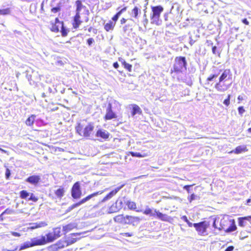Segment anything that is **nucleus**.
I'll return each instance as SVG.
<instances>
[{
  "instance_id": "1",
  "label": "nucleus",
  "mask_w": 251,
  "mask_h": 251,
  "mask_svg": "<svg viewBox=\"0 0 251 251\" xmlns=\"http://www.w3.org/2000/svg\"><path fill=\"white\" fill-rule=\"evenodd\" d=\"M221 74L218 78V81L215 85V88L219 92H225L230 86L232 81V74L230 69H221L219 74Z\"/></svg>"
},
{
  "instance_id": "2",
  "label": "nucleus",
  "mask_w": 251,
  "mask_h": 251,
  "mask_svg": "<svg viewBox=\"0 0 251 251\" xmlns=\"http://www.w3.org/2000/svg\"><path fill=\"white\" fill-rule=\"evenodd\" d=\"M94 129L93 124L87 123L85 120L77 122L75 127L76 132L80 136L86 138L90 136Z\"/></svg>"
},
{
  "instance_id": "3",
  "label": "nucleus",
  "mask_w": 251,
  "mask_h": 251,
  "mask_svg": "<svg viewBox=\"0 0 251 251\" xmlns=\"http://www.w3.org/2000/svg\"><path fill=\"white\" fill-rule=\"evenodd\" d=\"M141 220L142 219L138 216L125 215L124 214H119L114 218V222L117 223L122 225H132V226L137 225Z\"/></svg>"
},
{
  "instance_id": "4",
  "label": "nucleus",
  "mask_w": 251,
  "mask_h": 251,
  "mask_svg": "<svg viewBox=\"0 0 251 251\" xmlns=\"http://www.w3.org/2000/svg\"><path fill=\"white\" fill-rule=\"evenodd\" d=\"M187 63L184 56H176L175 58V62L170 73L173 74L181 73L183 69H187Z\"/></svg>"
},
{
  "instance_id": "5",
  "label": "nucleus",
  "mask_w": 251,
  "mask_h": 251,
  "mask_svg": "<svg viewBox=\"0 0 251 251\" xmlns=\"http://www.w3.org/2000/svg\"><path fill=\"white\" fill-rule=\"evenodd\" d=\"M219 230H224L226 232H231L237 229L235 222L234 219L223 218L220 222Z\"/></svg>"
},
{
  "instance_id": "6",
  "label": "nucleus",
  "mask_w": 251,
  "mask_h": 251,
  "mask_svg": "<svg viewBox=\"0 0 251 251\" xmlns=\"http://www.w3.org/2000/svg\"><path fill=\"white\" fill-rule=\"evenodd\" d=\"M61 235L60 227H56L53 229L52 231L48 233L46 236H42L41 239L43 241V245L48 243L52 242Z\"/></svg>"
},
{
  "instance_id": "7",
  "label": "nucleus",
  "mask_w": 251,
  "mask_h": 251,
  "mask_svg": "<svg viewBox=\"0 0 251 251\" xmlns=\"http://www.w3.org/2000/svg\"><path fill=\"white\" fill-rule=\"evenodd\" d=\"M151 9V13L150 16L151 23L153 24H156L158 25L159 24L161 13L163 11L164 8L161 5H157L152 6Z\"/></svg>"
},
{
  "instance_id": "8",
  "label": "nucleus",
  "mask_w": 251,
  "mask_h": 251,
  "mask_svg": "<svg viewBox=\"0 0 251 251\" xmlns=\"http://www.w3.org/2000/svg\"><path fill=\"white\" fill-rule=\"evenodd\" d=\"M193 226L199 235L205 236L208 234L207 229L209 226V223L208 222L203 221L198 223H194L193 224Z\"/></svg>"
},
{
  "instance_id": "9",
  "label": "nucleus",
  "mask_w": 251,
  "mask_h": 251,
  "mask_svg": "<svg viewBox=\"0 0 251 251\" xmlns=\"http://www.w3.org/2000/svg\"><path fill=\"white\" fill-rule=\"evenodd\" d=\"M41 245H43V241L42 240H41V238L36 239L34 238L31 239L30 242H26L24 243L20 246L19 250H23L32 247Z\"/></svg>"
},
{
  "instance_id": "10",
  "label": "nucleus",
  "mask_w": 251,
  "mask_h": 251,
  "mask_svg": "<svg viewBox=\"0 0 251 251\" xmlns=\"http://www.w3.org/2000/svg\"><path fill=\"white\" fill-rule=\"evenodd\" d=\"M71 196L75 199H79L82 196V191L79 181L75 182L71 188Z\"/></svg>"
},
{
  "instance_id": "11",
  "label": "nucleus",
  "mask_w": 251,
  "mask_h": 251,
  "mask_svg": "<svg viewBox=\"0 0 251 251\" xmlns=\"http://www.w3.org/2000/svg\"><path fill=\"white\" fill-rule=\"evenodd\" d=\"M117 117L118 116L112 110L111 103H108L106 108V113L103 117L104 121H107L114 119H117Z\"/></svg>"
},
{
  "instance_id": "12",
  "label": "nucleus",
  "mask_w": 251,
  "mask_h": 251,
  "mask_svg": "<svg viewBox=\"0 0 251 251\" xmlns=\"http://www.w3.org/2000/svg\"><path fill=\"white\" fill-rule=\"evenodd\" d=\"M30 196L28 200L34 202H37L39 198L36 196L33 193H29L26 190H22L20 192V197L22 199H26L28 197Z\"/></svg>"
},
{
  "instance_id": "13",
  "label": "nucleus",
  "mask_w": 251,
  "mask_h": 251,
  "mask_svg": "<svg viewBox=\"0 0 251 251\" xmlns=\"http://www.w3.org/2000/svg\"><path fill=\"white\" fill-rule=\"evenodd\" d=\"M80 13H75V16L73 18L72 25L73 28L77 29L79 27L82 21L80 19Z\"/></svg>"
},
{
  "instance_id": "14",
  "label": "nucleus",
  "mask_w": 251,
  "mask_h": 251,
  "mask_svg": "<svg viewBox=\"0 0 251 251\" xmlns=\"http://www.w3.org/2000/svg\"><path fill=\"white\" fill-rule=\"evenodd\" d=\"M238 226L240 227H244L249 222L251 224V216L239 217L237 219Z\"/></svg>"
},
{
  "instance_id": "15",
  "label": "nucleus",
  "mask_w": 251,
  "mask_h": 251,
  "mask_svg": "<svg viewBox=\"0 0 251 251\" xmlns=\"http://www.w3.org/2000/svg\"><path fill=\"white\" fill-rule=\"evenodd\" d=\"M154 212L155 213V215L157 217V218H158L162 221L170 222V221L172 220L171 217L168 216L165 214H163L159 211L156 210V209H154Z\"/></svg>"
},
{
  "instance_id": "16",
  "label": "nucleus",
  "mask_w": 251,
  "mask_h": 251,
  "mask_svg": "<svg viewBox=\"0 0 251 251\" xmlns=\"http://www.w3.org/2000/svg\"><path fill=\"white\" fill-rule=\"evenodd\" d=\"M41 178L38 175H32L28 177L25 181L30 184L36 185L40 181Z\"/></svg>"
},
{
  "instance_id": "17",
  "label": "nucleus",
  "mask_w": 251,
  "mask_h": 251,
  "mask_svg": "<svg viewBox=\"0 0 251 251\" xmlns=\"http://www.w3.org/2000/svg\"><path fill=\"white\" fill-rule=\"evenodd\" d=\"M123 185H122L121 186H119L115 188L114 189L112 190L103 198L102 201H105L112 198L118 193V192L123 187Z\"/></svg>"
},
{
  "instance_id": "18",
  "label": "nucleus",
  "mask_w": 251,
  "mask_h": 251,
  "mask_svg": "<svg viewBox=\"0 0 251 251\" xmlns=\"http://www.w3.org/2000/svg\"><path fill=\"white\" fill-rule=\"evenodd\" d=\"M53 248L56 250H59L68 247L65 239H61L53 245Z\"/></svg>"
},
{
  "instance_id": "19",
  "label": "nucleus",
  "mask_w": 251,
  "mask_h": 251,
  "mask_svg": "<svg viewBox=\"0 0 251 251\" xmlns=\"http://www.w3.org/2000/svg\"><path fill=\"white\" fill-rule=\"evenodd\" d=\"M60 22L58 18H56L55 19L54 22H51L50 23V29L54 32L57 33L59 32V29L58 26L57 25V23H59Z\"/></svg>"
},
{
  "instance_id": "20",
  "label": "nucleus",
  "mask_w": 251,
  "mask_h": 251,
  "mask_svg": "<svg viewBox=\"0 0 251 251\" xmlns=\"http://www.w3.org/2000/svg\"><path fill=\"white\" fill-rule=\"evenodd\" d=\"M76 235V234H71L70 236L65 239L68 246L75 243L77 241V239L75 237Z\"/></svg>"
},
{
  "instance_id": "21",
  "label": "nucleus",
  "mask_w": 251,
  "mask_h": 251,
  "mask_svg": "<svg viewBox=\"0 0 251 251\" xmlns=\"http://www.w3.org/2000/svg\"><path fill=\"white\" fill-rule=\"evenodd\" d=\"M248 151L247 146H239L236 147L234 150L231 151L229 153H234L235 154H239L243 152H246Z\"/></svg>"
},
{
  "instance_id": "22",
  "label": "nucleus",
  "mask_w": 251,
  "mask_h": 251,
  "mask_svg": "<svg viewBox=\"0 0 251 251\" xmlns=\"http://www.w3.org/2000/svg\"><path fill=\"white\" fill-rule=\"evenodd\" d=\"M96 135L98 137H100L102 139L106 140L109 137V133L102 129H99L97 130Z\"/></svg>"
},
{
  "instance_id": "23",
  "label": "nucleus",
  "mask_w": 251,
  "mask_h": 251,
  "mask_svg": "<svg viewBox=\"0 0 251 251\" xmlns=\"http://www.w3.org/2000/svg\"><path fill=\"white\" fill-rule=\"evenodd\" d=\"M29 225L30 226L28 227V229L32 230L45 226H47V224L45 222H41L39 223H30L29 224Z\"/></svg>"
},
{
  "instance_id": "24",
  "label": "nucleus",
  "mask_w": 251,
  "mask_h": 251,
  "mask_svg": "<svg viewBox=\"0 0 251 251\" xmlns=\"http://www.w3.org/2000/svg\"><path fill=\"white\" fill-rule=\"evenodd\" d=\"M103 193V191H97V192H94L93 193H92L89 195H88L87 196H86V197L83 198L82 199H81L80 201V202L83 204L84 203H85V202H86L87 201H89L90 199H91L92 198L94 197H95L98 195H100V194H101L102 193Z\"/></svg>"
},
{
  "instance_id": "25",
  "label": "nucleus",
  "mask_w": 251,
  "mask_h": 251,
  "mask_svg": "<svg viewBox=\"0 0 251 251\" xmlns=\"http://www.w3.org/2000/svg\"><path fill=\"white\" fill-rule=\"evenodd\" d=\"M131 115L134 116L136 114H141L142 111L140 107L137 104H132Z\"/></svg>"
},
{
  "instance_id": "26",
  "label": "nucleus",
  "mask_w": 251,
  "mask_h": 251,
  "mask_svg": "<svg viewBox=\"0 0 251 251\" xmlns=\"http://www.w3.org/2000/svg\"><path fill=\"white\" fill-rule=\"evenodd\" d=\"M119 60L121 62L124 68L126 69L128 72H131L132 71V66L127 63L124 59L122 58H119Z\"/></svg>"
},
{
  "instance_id": "27",
  "label": "nucleus",
  "mask_w": 251,
  "mask_h": 251,
  "mask_svg": "<svg viewBox=\"0 0 251 251\" xmlns=\"http://www.w3.org/2000/svg\"><path fill=\"white\" fill-rule=\"evenodd\" d=\"M116 23L113 21L112 22L111 21H109L108 23H106L104 25V29L107 32L109 31L110 30H112L114 29V27L116 25Z\"/></svg>"
},
{
  "instance_id": "28",
  "label": "nucleus",
  "mask_w": 251,
  "mask_h": 251,
  "mask_svg": "<svg viewBox=\"0 0 251 251\" xmlns=\"http://www.w3.org/2000/svg\"><path fill=\"white\" fill-rule=\"evenodd\" d=\"M75 4L76 6L75 13H80L82 9L86 8L85 6L83 5L81 0H76Z\"/></svg>"
},
{
  "instance_id": "29",
  "label": "nucleus",
  "mask_w": 251,
  "mask_h": 251,
  "mask_svg": "<svg viewBox=\"0 0 251 251\" xmlns=\"http://www.w3.org/2000/svg\"><path fill=\"white\" fill-rule=\"evenodd\" d=\"M75 227L74 224L70 223L65 226H63V231L65 234L70 232Z\"/></svg>"
},
{
  "instance_id": "30",
  "label": "nucleus",
  "mask_w": 251,
  "mask_h": 251,
  "mask_svg": "<svg viewBox=\"0 0 251 251\" xmlns=\"http://www.w3.org/2000/svg\"><path fill=\"white\" fill-rule=\"evenodd\" d=\"M65 190L64 188L60 186L54 192L57 198L61 199L64 195Z\"/></svg>"
},
{
  "instance_id": "31",
  "label": "nucleus",
  "mask_w": 251,
  "mask_h": 251,
  "mask_svg": "<svg viewBox=\"0 0 251 251\" xmlns=\"http://www.w3.org/2000/svg\"><path fill=\"white\" fill-rule=\"evenodd\" d=\"M35 115H30L25 121V123L26 124V126H33L34 122H35Z\"/></svg>"
},
{
  "instance_id": "32",
  "label": "nucleus",
  "mask_w": 251,
  "mask_h": 251,
  "mask_svg": "<svg viewBox=\"0 0 251 251\" xmlns=\"http://www.w3.org/2000/svg\"><path fill=\"white\" fill-rule=\"evenodd\" d=\"M126 7H125L123 8L122 9H121L115 15L113 16V17L112 18V21L115 22H116L121 14L124 11H126Z\"/></svg>"
},
{
  "instance_id": "33",
  "label": "nucleus",
  "mask_w": 251,
  "mask_h": 251,
  "mask_svg": "<svg viewBox=\"0 0 251 251\" xmlns=\"http://www.w3.org/2000/svg\"><path fill=\"white\" fill-rule=\"evenodd\" d=\"M126 205L127 206L128 208L130 210H136L137 208L136 204L135 202L132 201H128L126 202Z\"/></svg>"
},
{
  "instance_id": "34",
  "label": "nucleus",
  "mask_w": 251,
  "mask_h": 251,
  "mask_svg": "<svg viewBox=\"0 0 251 251\" xmlns=\"http://www.w3.org/2000/svg\"><path fill=\"white\" fill-rule=\"evenodd\" d=\"M128 154H130L133 157H144L147 156V154H141L139 152H135L133 151H129L128 152Z\"/></svg>"
},
{
  "instance_id": "35",
  "label": "nucleus",
  "mask_w": 251,
  "mask_h": 251,
  "mask_svg": "<svg viewBox=\"0 0 251 251\" xmlns=\"http://www.w3.org/2000/svg\"><path fill=\"white\" fill-rule=\"evenodd\" d=\"M61 23L62 24L61 28V35L63 37H66L68 35L69 30L65 28V27L64 26L63 22H61Z\"/></svg>"
},
{
  "instance_id": "36",
  "label": "nucleus",
  "mask_w": 251,
  "mask_h": 251,
  "mask_svg": "<svg viewBox=\"0 0 251 251\" xmlns=\"http://www.w3.org/2000/svg\"><path fill=\"white\" fill-rule=\"evenodd\" d=\"M143 213L147 215H149L150 216H155V213H153L152 212V210L149 208L147 207L143 211Z\"/></svg>"
},
{
  "instance_id": "37",
  "label": "nucleus",
  "mask_w": 251,
  "mask_h": 251,
  "mask_svg": "<svg viewBox=\"0 0 251 251\" xmlns=\"http://www.w3.org/2000/svg\"><path fill=\"white\" fill-rule=\"evenodd\" d=\"M140 11L139 8L135 6L131 10V13L133 14V17L135 18H137L139 12Z\"/></svg>"
},
{
  "instance_id": "38",
  "label": "nucleus",
  "mask_w": 251,
  "mask_h": 251,
  "mask_svg": "<svg viewBox=\"0 0 251 251\" xmlns=\"http://www.w3.org/2000/svg\"><path fill=\"white\" fill-rule=\"evenodd\" d=\"M61 10V5L60 3H59L56 6L51 8L50 11L53 13H56L60 12Z\"/></svg>"
},
{
  "instance_id": "39",
  "label": "nucleus",
  "mask_w": 251,
  "mask_h": 251,
  "mask_svg": "<svg viewBox=\"0 0 251 251\" xmlns=\"http://www.w3.org/2000/svg\"><path fill=\"white\" fill-rule=\"evenodd\" d=\"M218 76V75L216 74H211L207 78H206V84H209V82L212 81L214 78H215L217 77Z\"/></svg>"
},
{
  "instance_id": "40",
  "label": "nucleus",
  "mask_w": 251,
  "mask_h": 251,
  "mask_svg": "<svg viewBox=\"0 0 251 251\" xmlns=\"http://www.w3.org/2000/svg\"><path fill=\"white\" fill-rule=\"evenodd\" d=\"M10 13V9L9 8H7L3 9H0V15H6Z\"/></svg>"
},
{
  "instance_id": "41",
  "label": "nucleus",
  "mask_w": 251,
  "mask_h": 251,
  "mask_svg": "<svg viewBox=\"0 0 251 251\" xmlns=\"http://www.w3.org/2000/svg\"><path fill=\"white\" fill-rule=\"evenodd\" d=\"M231 95L228 94L227 96V98L224 100V104L228 106L230 104V100Z\"/></svg>"
},
{
  "instance_id": "42",
  "label": "nucleus",
  "mask_w": 251,
  "mask_h": 251,
  "mask_svg": "<svg viewBox=\"0 0 251 251\" xmlns=\"http://www.w3.org/2000/svg\"><path fill=\"white\" fill-rule=\"evenodd\" d=\"M120 235H121L123 236H125V237H131L132 236H133V233L131 232H123V233H121Z\"/></svg>"
},
{
  "instance_id": "43",
  "label": "nucleus",
  "mask_w": 251,
  "mask_h": 251,
  "mask_svg": "<svg viewBox=\"0 0 251 251\" xmlns=\"http://www.w3.org/2000/svg\"><path fill=\"white\" fill-rule=\"evenodd\" d=\"M81 204H82V203L80 202V201H79L78 202L72 204L71 206V207H70V209H72L75 207L78 206L79 205H80Z\"/></svg>"
},
{
  "instance_id": "44",
  "label": "nucleus",
  "mask_w": 251,
  "mask_h": 251,
  "mask_svg": "<svg viewBox=\"0 0 251 251\" xmlns=\"http://www.w3.org/2000/svg\"><path fill=\"white\" fill-rule=\"evenodd\" d=\"M94 43V40L92 38H90L87 40V44L89 46H91Z\"/></svg>"
},
{
  "instance_id": "45",
  "label": "nucleus",
  "mask_w": 251,
  "mask_h": 251,
  "mask_svg": "<svg viewBox=\"0 0 251 251\" xmlns=\"http://www.w3.org/2000/svg\"><path fill=\"white\" fill-rule=\"evenodd\" d=\"M238 110L239 114L242 115L244 112H245V110L243 107V106H239L238 108Z\"/></svg>"
},
{
  "instance_id": "46",
  "label": "nucleus",
  "mask_w": 251,
  "mask_h": 251,
  "mask_svg": "<svg viewBox=\"0 0 251 251\" xmlns=\"http://www.w3.org/2000/svg\"><path fill=\"white\" fill-rule=\"evenodd\" d=\"M11 175L10 171L9 169L7 168L5 172V177L7 179H9V176Z\"/></svg>"
},
{
  "instance_id": "47",
  "label": "nucleus",
  "mask_w": 251,
  "mask_h": 251,
  "mask_svg": "<svg viewBox=\"0 0 251 251\" xmlns=\"http://www.w3.org/2000/svg\"><path fill=\"white\" fill-rule=\"evenodd\" d=\"M234 249V246H230L226 248V249L225 250V251H233Z\"/></svg>"
},
{
  "instance_id": "48",
  "label": "nucleus",
  "mask_w": 251,
  "mask_h": 251,
  "mask_svg": "<svg viewBox=\"0 0 251 251\" xmlns=\"http://www.w3.org/2000/svg\"><path fill=\"white\" fill-rule=\"evenodd\" d=\"M11 234L15 237H20L21 236V234L17 232H11Z\"/></svg>"
},
{
  "instance_id": "49",
  "label": "nucleus",
  "mask_w": 251,
  "mask_h": 251,
  "mask_svg": "<svg viewBox=\"0 0 251 251\" xmlns=\"http://www.w3.org/2000/svg\"><path fill=\"white\" fill-rule=\"evenodd\" d=\"M242 22L243 23H244L246 25H249V22H248L247 19H246V18L242 19Z\"/></svg>"
},
{
  "instance_id": "50",
  "label": "nucleus",
  "mask_w": 251,
  "mask_h": 251,
  "mask_svg": "<svg viewBox=\"0 0 251 251\" xmlns=\"http://www.w3.org/2000/svg\"><path fill=\"white\" fill-rule=\"evenodd\" d=\"M194 184L193 185H185L184 187H183V188L185 190H186L187 191H189V187H191V186H193Z\"/></svg>"
},
{
  "instance_id": "51",
  "label": "nucleus",
  "mask_w": 251,
  "mask_h": 251,
  "mask_svg": "<svg viewBox=\"0 0 251 251\" xmlns=\"http://www.w3.org/2000/svg\"><path fill=\"white\" fill-rule=\"evenodd\" d=\"M113 66L115 69H118L119 67V65L117 62H114Z\"/></svg>"
},
{
  "instance_id": "52",
  "label": "nucleus",
  "mask_w": 251,
  "mask_h": 251,
  "mask_svg": "<svg viewBox=\"0 0 251 251\" xmlns=\"http://www.w3.org/2000/svg\"><path fill=\"white\" fill-rule=\"evenodd\" d=\"M126 19L124 18H122L120 20V23H121V24H122V25L125 24L126 23Z\"/></svg>"
},
{
  "instance_id": "53",
  "label": "nucleus",
  "mask_w": 251,
  "mask_h": 251,
  "mask_svg": "<svg viewBox=\"0 0 251 251\" xmlns=\"http://www.w3.org/2000/svg\"><path fill=\"white\" fill-rule=\"evenodd\" d=\"M195 42V41L193 40L192 38H190L189 41V44L191 46H192Z\"/></svg>"
},
{
  "instance_id": "54",
  "label": "nucleus",
  "mask_w": 251,
  "mask_h": 251,
  "mask_svg": "<svg viewBox=\"0 0 251 251\" xmlns=\"http://www.w3.org/2000/svg\"><path fill=\"white\" fill-rule=\"evenodd\" d=\"M237 99L239 100L238 103H240L241 101L243 100V98L241 96H238Z\"/></svg>"
},
{
  "instance_id": "55",
  "label": "nucleus",
  "mask_w": 251,
  "mask_h": 251,
  "mask_svg": "<svg viewBox=\"0 0 251 251\" xmlns=\"http://www.w3.org/2000/svg\"><path fill=\"white\" fill-rule=\"evenodd\" d=\"M216 219H214V220L213 221V226L214 227V228H217V227L216 224Z\"/></svg>"
},
{
  "instance_id": "56",
  "label": "nucleus",
  "mask_w": 251,
  "mask_h": 251,
  "mask_svg": "<svg viewBox=\"0 0 251 251\" xmlns=\"http://www.w3.org/2000/svg\"><path fill=\"white\" fill-rule=\"evenodd\" d=\"M216 49H217V47L216 46H213L212 47V52L213 54H216Z\"/></svg>"
},
{
  "instance_id": "57",
  "label": "nucleus",
  "mask_w": 251,
  "mask_h": 251,
  "mask_svg": "<svg viewBox=\"0 0 251 251\" xmlns=\"http://www.w3.org/2000/svg\"><path fill=\"white\" fill-rule=\"evenodd\" d=\"M206 43L208 44V46H212L213 42L210 40H207Z\"/></svg>"
},
{
  "instance_id": "58",
  "label": "nucleus",
  "mask_w": 251,
  "mask_h": 251,
  "mask_svg": "<svg viewBox=\"0 0 251 251\" xmlns=\"http://www.w3.org/2000/svg\"><path fill=\"white\" fill-rule=\"evenodd\" d=\"M187 223L188 225L189 226H190V227L193 226V224L192 223L190 222L189 221L187 222Z\"/></svg>"
},
{
  "instance_id": "59",
  "label": "nucleus",
  "mask_w": 251,
  "mask_h": 251,
  "mask_svg": "<svg viewBox=\"0 0 251 251\" xmlns=\"http://www.w3.org/2000/svg\"><path fill=\"white\" fill-rule=\"evenodd\" d=\"M3 215H2V214H1L0 215V221L1 222V221H3L4 220V218L3 217Z\"/></svg>"
},
{
  "instance_id": "60",
  "label": "nucleus",
  "mask_w": 251,
  "mask_h": 251,
  "mask_svg": "<svg viewBox=\"0 0 251 251\" xmlns=\"http://www.w3.org/2000/svg\"><path fill=\"white\" fill-rule=\"evenodd\" d=\"M7 212H8V209H6L1 214H2V215H4V214L7 213Z\"/></svg>"
},
{
  "instance_id": "61",
  "label": "nucleus",
  "mask_w": 251,
  "mask_h": 251,
  "mask_svg": "<svg viewBox=\"0 0 251 251\" xmlns=\"http://www.w3.org/2000/svg\"><path fill=\"white\" fill-rule=\"evenodd\" d=\"M183 218L184 219V221L187 223L189 221L187 219V217L185 216L183 217Z\"/></svg>"
},
{
  "instance_id": "62",
  "label": "nucleus",
  "mask_w": 251,
  "mask_h": 251,
  "mask_svg": "<svg viewBox=\"0 0 251 251\" xmlns=\"http://www.w3.org/2000/svg\"><path fill=\"white\" fill-rule=\"evenodd\" d=\"M248 132L250 133H251V127L249 128L247 130Z\"/></svg>"
},
{
  "instance_id": "63",
  "label": "nucleus",
  "mask_w": 251,
  "mask_h": 251,
  "mask_svg": "<svg viewBox=\"0 0 251 251\" xmlns=\"http://www.w3.org/2000/svg\"><path fill=\"white\" fill-rule=\"evenodd\" d=\"M251 201V199H249L247 200V203H248L249 202H250Z\"/></svg>"
},
{
  "instance_id": "64",
  "label": "nucleus",
  "mask_w": 251,
  "mask_h": 251,
  "mask_svg": "<svg viewBox=\"0 0 251 251\" xmlns=\"http://www.w3.org/2000/svg\"><path fill=\"white\" fill-rule=\"evenodd\" d=\"M3 251H15V250H4Z\"/></svg>"
}]
</instances>
